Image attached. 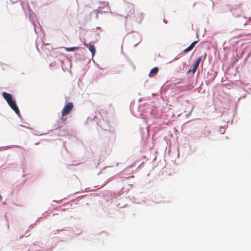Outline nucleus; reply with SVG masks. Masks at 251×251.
<instances>
[{"label":"nucleus","instance_id":"obj_1","mask_svg":"<svg viewBox=\"0 0 251 251\" xmlns=\"http://www.w3.org/2000/svg\"><path fill=\"white\" fill-rule=\"evenodd\" d=\"M22 7L25 11L26 16H28V18L34 26L35 32L36 33L35 27V23L36 20V16L32 10L29 8L28 3L22 4Z\"/></svg>","mask_w":251,"mask_h":251},{"label":"nucleus","instance_id":"obj_2","mask_svg":"<svg viewBox=\"0 0 251 251\" xmlns=\"http://www.w3.org/2000/svg\"><path fill=\"white\" fill-rule=\"evenodd\" d=\"M100 118L97 121V125L100 126L103 130L113 132L114 128L110 126L109 122L104 119L100 113H99Z\"/></svg>","mask_w":251,"mask_h":251},{"label":"nucleus","instance_id":"obj_3","mask_svg":"<svg viewBox=\"0 0 251 251\" xmlns=\"http://www.w3.org/2000/svg\"><path fill=\"white\" fill-rule=\"evenodd\" d=\"M111 11L110 7L109 6V2L107 1H100L99 2V6L97 9L94 10V12L97 14H102L104 13L109 12Z\"/></svg>","mask_w":251,"mask_h":251},{"label":"nucleus","instance_id":"obj_4","mask_svg":"<svg viewBox=\"0 0 251 251\" xmlns=\"http://www.w3.org/2000/svg\"><path fill=\"white\" fill-rule=\"evenodd\" d=\"M2 96L4 100L7 102L9 106L16 102L14 95L6 92H2Z\"/></svg>","mask_w":251,"mask_h":251},{"label":"nucleus","instance_id":"obj_5","mask_svg":"<svg viewBox=\"0 0 251 251\" xmlns=\"http://www.w3.org/2000/svg\"><path fill=\"white\" fill-rule=\"evenodd\" d=\"M217 73L213 70L211 69L208 71L207 73V75L205 76V83L208 85L211 82L213 81L216 78Z\"/></svg>","mask_w":251,"mask_h":251},{"label":"nucleus","instance_id":"obj_6","mask_svg":"<svg viewBox=\"0 0 251 251\" xmlns=\"http://www.w3.org/2000/svg\"><path fill=\"white\" fill-rule=\"evenodd\" d=\"M230 10L233 15L236 17L241 16L243 13L241 4H235L233 5Z\"/></svg>","mask_w":251,"mask_h":251},{"label":"nucleus","instance_id":"obj_7","mask_svg":"<svg viewBox=\"0 0 251 251\" xmlns=\"http://www.w3.org/2000/svg\"><path fill=\"white\" fill-rule=\"evenodd\" d=\"M74 107L73 103L69 102L66 103L62 110V116L63 117L68 115L73 109Z\"/></svg>","mask_w":251,"mask_h":251},{"label":"nucleus","instance_id":"obj_8","mask_svg":"<svg viewBox=\"0 0 251 251\" xmlns=\"http://www.w3.org/2000/svg\"><path fill=\"white\" fill-rule=\"evenodd\" d=\"M84 45L87 47L89 51L91 52L92 55L93 57L96 52V48L93 42H90L89 44H87L85 42L83 43Z\"/></svg>","mask_w":251,"mask_h":251},{"label":"nucleus","instance_id":"obj_9","mask_svg":"<svg viewBox=\"0 0 251 251\" xmlns=\"http://www.w3.org/2000/svg\"><path fill=\"white\" fill-rule=\"evenodd\" d=\"M100 118V116L99 115V113H95V114H92L90 116H89L87 119L86 122H85V124H87L91 122H95L97 124V121L99 120Z\"/></svg>","mask_w":251,"mask_h":251},{"label":"nucleus","instance_id":"obj_10","mask_svg":"<svg viewBox=\"0 0 251 251\" xmlns=\"http://www.w3.org/2000/svg\"><path fill=\"white\" fill-rule=\"evenodd\" d=\"M150 114L153 119L159 118L161 116V112L155 108L152 109L150 111Z\"/></svg>","mask_w":251,"mask_h":251},{"label":"nucleus","instance_id":"obj_11","mask_svg":"<svg viewBox=\"0 0 251 251\" xmlns=\"http://www.w3.org/2000/svg\"><path fill=\"white\" fill-rule=\"evenodd\" d=\"M198 40L193 41L188 47L185 49L183 51H181V54L186 53L189 51L192 50L195 47L196 44L198 43Z\"/></svg>","mask_w":251,"mask_h":251},{"label":"nucleus","instance_id":"obj_12","mask_svg":"<svg viewBox=\"0 0 251 251\" xmlns=\"http://www.w3.org/2000/svg\"><path fill=\"white\" fill-rule=\"evenodd\" d=\"M126 11L127 14L126 18L132 16L134 13V5L129 4L126 7Z\"/></svg>","mask_w":251,"mask_h":251},{"label":"nucleus","instance_id":"obj_13","mask_svg":"<svg viewBox=\"0 0 251 251\" xmlns=\"http://www.w3.org/2000/svg\"><path fill=\"white\" fill-rule=\"evenodd\" d=\"M9 107L15 112L18 117L22 120V116L20 114V109L16 102L9 106Z\"/></svg>","mask_w":251,"mask_h":251},{"label":"nucleus","instance_id":"obj_14","mask_svg":"<svg viewBox=\"0 0 251 251\" xmlns=\"http://www.w3.org/2000/svg\"><path fill=\"white\" fill-rule=\"evenodd\" d=\"M62 121L61 122V124L59 123V121H56V123L53 124V127L54 129H57V128H61L65 124V119L62 118Z\"/></svg>","mask_w":251,"mask_h":251},{"label":"nucleus","instance_id":"obj_15","mask_svg":"<svg viewBox=\"0 0 251 251\" xmlns=\"http://www.w3.org/2000/svg\"><path fill=\"white\" fill-rule=\"evenodd\" d=\"M158 71L159 68L157 67H154L152 68L149 74V77H152L155 76L158 73Z\"/></svg>","mask_w":251,"mask_h":251},{"label":"nucleus","instance_id":"obj_16","mask_svg":"<svg viewBox=\"0 0 251 251\" xmlns=\"http://www.w3.org/2000/svg\"><path fill=\"white\" fill-rule=\"evenodd\" d=\"M69 134V131L67 129L65 128L61 129L60 128V130L58 133V134L59 136H67Z\"/></svg>","mask_w":251,"mask_h":251},{"label":"nucleus","instance_id":"obj_17","mask_svg":"<svg viewBox=\"0 0 251 251\" xmlns=\"http://www.w3.org/2000/svg\"><path fill=\"white\" fill-rule=\"evenodd\" d=\"M65 50L67 51L70 52V51H75L78 48V47H64Z\"/></svg>","mask_w":251,"mask_h":251},{"label":"nucleus","instance_id":"obj_18","mask_svg":"<svg viewBox=\"0 0 251 251\" xmlns=\"http://www.w3.org/2000/svg\"><path fill=\"white\" fill-rule=\"evenodd\" d=\"M199 65L194 63L192 69V76H193L199 68Z\"/></svg>","mask_w":251,"mask_h":251},{"label":"nucleus","instance_id":"obj_19","mask_svg":"<svg viewBox=\"0 0 251 251\" xmlns=\"http://www.w3.org/2000/svg\"><path fill=\"white\" fill-rule=\"evenodd\" d=\"M12 147H15L16 148H18L20 149H22V147L18 146V145H13V146H4V147H0V149L4 148L5 149H9L11 148Z\"/></svg>","mask_w":251,"mask_h":251},{"label":"nucleus","instance_id":"obj_20","mask_svg":"<svg viewBox=\"0 0 251 251\" xmlns=\"http://www.w3.org/2000/svg\"><path fill=\"white\" fill-rule=\"evenodd\" d=\"M202 57H203V55H202L201 56L198 57L196 59L194 63L199 66L200 62L201 61Z\"/></svg>","mask_w":251,"mask_h":251},{"label":"nucleus","instance_id":"obj_21","mask_svg":"<svg viewBox=\"0 0 251 251\" xmlns=\"http://www.w3.org/2000/svg\"><path fill=\"white\" fill-rule=\"evenodd\" d=\"M12 3H15L17 2H20V4L22 5V4L25 3V2H22L21 0H10Z\"/></svg>","mask_w":251,"mask_h":251},{"label":"nucleus","instance_id":"obj_22","mask_svg":"<svg viewBox=\"0 0 251 251\" xmlns=\"http://www.w3.org/2000/svg\"><path fill=\"white\" fill-rule=\"evenodd\" d=\"M174 84H177L180 83L181 81L178 79H175L172 81Z\"/></svg>","mask_w":251,"mask_h":251},{"label":"nucleus","instance_id":"obj_23","mask_svg":"<svg viewBox=\"0 0 251 251\" xmlns=\"http://www.w3.org/2000/svg\"><path fill=\"white\" fill-rule=\"evenodd\" d=\"M219 132L222 134H224L225 133V128H224V127L223 126H220Z\"/></svg>","mask_w":251,"mask_h":251},{"label":"nucleus","instance_id":"obj_24","mask_svg":"<svg viewBox=\"0 0 251 251\" xmlns=\"http://www.w3.org/2000/svg\"><path fill=\"white\" fill-rule=\"evenodd\" d=\"M143 13H140V20L139 21H138L137 20H136L137 22H138L139 24H140L142 22V19L143 18Z\"/></svg>","mask_w":251,"mask_h":251},{"label":"nucleus","instance_id":"obj_25","mask_svg":"<svg viewBox=\"0 0 251 251\" xmlns=\"http://www.w3.org/2000/svg\"><path fill=\"white\" fill-rule=\"evenodd\" d=\"M33 134L34 135L39 136L42 135V134L40 133L39 131H35V132H33Z\"/></svg>","mask_w":251,"mask_h":251},{"label":"nucleus","instance_id":"obj_26","mask_svg":"<svg viewBox=\"0 0 251 251\" xmlns=\"http://www.w3.org/2000/svg\"><path fill=\"white\" fill-rule=\"evenodd\" d=\"M36 225V222L30 225L29 227H28V229H31L32 228H33L34 227V226Z\"/></svg>","mask_w":251,"mask_h":251},{"label":"nucleus","instance_id":"obj_27","mask_svg":"<svg viewBox=\"0 0 251 251\" xmlns=\"http://www.w3.org/2000/svg\"><path fill=\"white\" fill-rule=\"evenodd\" d=\"M110 180V178L108 179L104 183V184L102 185V186L101 187H103L105 185H106V184H107Z\"/></svg>","mask_w":251,"mask_h":251},{"label":"nucleus","instance_id":"obj_28","mask_svg":"<svg viewBox=\"0 0 251 251\" xmlns=\"http://www.w3.org/2000/svg\"><path fill=\"white\" fill-rule=\"evenodd\" d=\"M63 230V229H57L55 231H54V234H56L57 233L59 232V231Z\"/></svg>","mask_w":251,"mask_h":251},{"label":"nucleus","instance_id":"obj_29","mask_svg":"<svg viewBox=\"0 0 251 251\" xmlns=\"http://www.w3.org/2000/svg\"><path fill=\"white\" fill-rule=\"evenodd\" d=\"M191 74H192V69H190L187 71V74L189 75Z\"/></svg>","mask_w":251,"mask_h":251},{"label":"nucleus","instance_id":"obj_30","mask_svg":"<svg viewBox=\"0 0 251 251\" xmlns=\"http://www.w3.org/2000/svg\"><path fill=\"white\" fill-rule=\"evenodd\" d=\"M100 38V35H99V33H97L96 34V38L97 40H99Z\"/></svg>","mask_w":251,"mask_h":251},{"label":"nucleus","instance_id":"obj_31","mask_svg":"<svg viewBox=\"0 0 251 251\" xmlns=\"http://www.w3.org/2000/svg\"><path fill=\"white\" fill-rule=\"evenodd\" d=\"M20 126H23V127H25L27 128V129H30V130H32V128L30 127L25 126H23V125H20Z\"/></svg>","mask_w":251,"mask_h":251},{"label":"nucleus","instance_id":"obj_32","mask_svg":"<svg viewBox=\"0 0 251 251\" xmlns=\"http://www.w3.org/2000/svg\"><path fill=\"white\" fill-rule=\"evenodd\" d=\"M29 229H28V230L26 231L25 233V235L26 237L30 235V234H28V232L29 231Z\"/></svg>","mask_w":251,"mask_h":251},{"label":"nucleus","instance_id":"obj_33","mask_svg":"<svg viewBox=\"0 0 251 251\" xmlns=\"http://www.w3.org/2000/svg\"><path fill=\"white\" fill-rule=\"evenodd\" d=\"M141 41H142V39L140 38L139 42L137 43V44H135L134 46L136 47L141 42Z\"/></svg>","mask_w":251,"mask_h":251},{"label":"nucleus","instance_id":"obj_34","mask_svg":"<svg viewBox=\"0 0 251 251\" xmlns=\"http://www.w3.org/2000/svg\"><path fill=\"white\" fill-rule=\"evenodd\" d=\"M89 188H87L85 189V192L93 191V190H89Z\"/></svg>","mask_w":251,"mask_h":251},{"label":"nucleus","instance_id":"obj_35","mask_svg":"<svg viewBox=\"0 0 251 251\" xmlns=\"http://www.w3.org/2000/svg\"><path fill=\"white\" fill-rule=\"evenodd\" d=\"M53 202H57V203H60L61 202V200H59V201H56V200H53Z\"/></svg>","mask_w":251,"mask_h":251},{"label":"nucleus","instance_id":"obj_36","mask_svg":"<svg viewBox=\"0 0 251 251\" xmlns=\"http://www.w3.org/2000/svg\"><path fill=\"white\" fill-rule=\"evenodd\" d=\"M4 218H5V219L6 221V222H8V219H7V216H6V214L4 215Z\"/></svg>","mask_w":251,"mask_h":251},{"label":"nucleus","instance_id":"obj_37","mask_svg":"<svg viewBox=\"0 0 251 251\" xmlns=\"http://www.w3.org/2000/svg\"><path fill=\"white\" fill-rule=\"evenodd\" d=\"M6 225H7V228L9 229V222H6Z\"/></svg>","mask_w":251,"mask_h":251},{"label":"nucleus","instance_id":"obj_38","mask_svg":"<svg viewBox=\"0 0 251 251\" xmlns=\"http://www.w3.org/2000/svg\"><path fill=\"white\" fill-rule=\"evenodd\" d=\"M47 211H46L45 212H44L43 214V216H44V217H46L47 215H46V213H47Z\"/></svg>","mask_w":251,"mask_h":251},{"label":"nucleus","instance_id":"obj_39","mask_svg":"<svg viewBox=\"0 0 251 251\" xmlns=\"http://www.w3.org/2000/svg\"><path fill=\"white\" fill-rule=\"evenodd\" d=\"M96 29H98V30H100L101 29V28L100 27L98 26V27H97L96 28Z\"/></svg>","mask_w":251,"mask_h":251},{"label":"nucleus","instance_id":"obj_40","mask_svg":"<svg viewBox=\"0 0 251 251\" xmlns=\"http://www.w3.org/2000/svg\"><path fill=\"white\" fill-rule=\"evenodd\" d=\"M97 67L100 69H101V70H103V68H101L99 65L97 64Z\"/></svg>","mask_w":251,"mask_h":251},{"label":"nucleus","instance_id":"obj_41","mask_svg":"<svg viewBox=\"0 0 251 251\" xmlns=\"http://www.w3.org/2000/svg\"><path fill=\"white\" fill-rule=\"evenodd\" d=\"M132 201H133V202H135V203H139V202H138V201H136V199H134V201L132 200Z\"/></svg>","mask_w":251,"mask_h":251},{"label":"nucleus","instance_id":"obj_42","mask_svg":"<svg viewBox=\"0 0 251 251\" xmlns=\"http://www.w3.org/2000/svg\"><path fill=\"white\" fill-rule=\"evenodd\" d=\"M206 53H204V55H203V57L204 58H205V57H206Z\"/></svg>","mask_w":251,"mask_h":251},{"label":"nucleus","instance_id":"obj_43","mask_svg":"<svg viewBox=\"0 0 251 251\" xmlns=\"http://www.w3.org/2000/svg\"><path fill=\"white\" fill-rule=\"evenodd\" d=\"M55 53V56H57V54L58 53L57 52H53L52 54Z\"/></svg>","mask_w":251,"mask_h":251},{"label":"nucleus","instance_id":"obj_44","mask_svg":"<svg viewBox=\"0 0 251 251\" xmlns=\"http://www.w3.org/2000/svg\"><path fill=\"white\" fill-rule=\"evenodd\" d=\"M21 122H22V123H25V122H24V119H23V118H22V119H21Z\"/></svg>","mask_w":251,"mask_h":251},{"label":"nucleus","instance_id":"obj_45","mask_svg":"<svg viewBox=\"0 0 251 251\" xmlns=\"http://www.w3.org/2000/svg\"><path fill=\"white\" fill-rule=\"evenodd\" d=\"M95 29H96V28H92V31L95 32L96 31Z\"/></svg>","mask_w":251,"mask_h":251},{"label":"nucleus","instance_id":"obj_46","mask_svg":"<svg viewBox=\"0 0 251 251\" xmlns=\"http://www.w3.org/2000/svg\"><path fill=\"white\" fill-rule=\"evenodd\" d=\"M41 218V217H39V218H38L37 219V220H36V223L37 222H38V221L39 220V219H40Z\"/></svg>","mask_w":251,"mask_h":251},{"label":"nucleus","instance_id":"obj_47","mask_svg":"<svg viewBox=\"0 0 251 251\" xmlns=\"http://www.w3.org/2000/svg\"><path fill=\"white\" fill-rule=\"evenodd\" d=\"M163 22H164L165 23H167V21H166L165 19H163Z\"/></svg>","mask_w":251,"mask_h":251},{"label":"nucleus","instance_id":"obj_48","mask_svg":"<svg viewBox=\"0 0 251 251\" xmlns=\"http://www.w3.org/2000/svg\"><path fill=\"white\" fill-rule=\"evenodd\" d=\"M6 201H4V202H3V203H2V204H3V205L6 204Z\"/></svg>","mask_w":251,"mask_h":251},{"label":"nucleus","instance_id":"obj_49","mask_svg":"<svg viewBox=\"0 0 251 251\" xmlns=\"http://www.w3.org/2000/svg\"><path fill=\"white\" fill-rule=\"evenodd\" d=\"M23 237H24V235L20 236V238L22 239L23 238Z\"/></svg>","mask_w":251,"mask_h":251},{"label":"nucleus","instance_id":"obj_50","mask_svg":"<svg viewBox=\"0 0 251 251\" xmlns=\"http://www.w3.org/2000/svg\"><path fill=\"white\" fill-rule=\"evenodd\" d=\"M98 14H97L96 13V18H97V19H98Z\"/></svg>","mask_w":251,"mask_h":251},{"label":"nucleus","instance_id":"obj_51","mask_svg":"<svg viewBox=\"0 0 251 251\" xmlns=\"http://www.w3.org/2000/svg\"><path fill=\"white\" fill-rule=\"evenodd\" d=\"M39 144V142H38V143H35V145H38Z\"/></svg>","mask_w":251,"mask_h":251},{"label":"nucleus","instance_id":"obj_52","mask_svg":"<svg viewBox=\"0 0 251 251\" xmlns=\"http://www.w3.org/2000/svg\"><path fill=\"white\" fill-rule=\"evenodd\" d=\"M1 199H2V196H1V195L0 194V200H1Z\"/></svg>","mask_w":251,"mask_h":251},{"label":"nucleus","instance_id":"obj_53","mask_svg":"<svg viewBox=\"0 0 251 251\" xmlns=\"http://www.w3.org/2000/svg\"><path fill=\"white\" fill-rule=\"evenodd\" d=\"M112 134H113V137H114V138H115V134H114V133H112Z\"/></svg>","mask_w":251,"mask_h":251},{"label":"nucleus","instance_id":"obj_54","mask_svg":"<svg viewBox=\"0 0 251 251\" xmlns=\"http://www.w3.org/2000/svg\"><path fill=\"white\" fill-rule=\"evenodd\" d=\"M244 25H247V23H246H246H245L244 24Z\"/></svg>","mask_w":251,"mask_h":251},{"label":"nucleus","instance_id":"obj_55","mask_svg":"<svg viewBox=\"0 0 251 251\" xmlns=\"http://www.w3.org/2000/svg\"><path fill=\"white\" fill-rule=\"evenodd\" d=\"M177 59L176 57L175 58L174 60H176Z\"/></svg>","mask_w":251,"mask_h":251},{"label":"nucleus","instance_id":"obj_56","mask_svg":"<svg viewBox=\"0 0 251 251\" xmlns=\"http://www.w3.org/2000/svg\"><path fill=\"white\" fill-rule=\"evenodd\" d=\"M33 245H36V244H35V243H33Z\"/></svg>","mask_w":251,"mask_h":251},{"label":"nucleus","instance_id":"obj_57","mask_svg":"<svg viewBox=\"0 0 251 251\" xmlns=\"http://www.w3.org/2000/svg\"><path fill=\"white\" fill-rule=\"evenodd\" d=\"M48 251H51V250L49 249Z\"/></svg>","mask_w":251,"mask_h":251}]
</instances>
